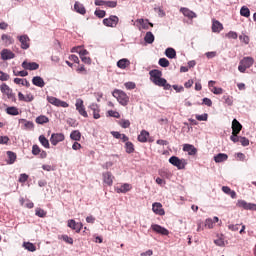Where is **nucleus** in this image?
<instances>
[{"instance_id":"10","label":"nucleus","mask_w":256,"mask_h":256,"mask_svg":"<svg viewBox=\"0 0 256 256\" xmlns=\"http://www.w3.org/2000/svg\"><path fill=\"white\" fill-rule=\"evenodd\" d=\"M152 231H154L155 233H158L159 235H169V230H167V228L162 227L159 224H153L151 226Z\"/></svg>"},{"instance_id":"43","label":"nucleus","mask_w":256,"mask_h":256,"mask_svg":"<svg viewBox=\"0 0 256 256\" xmlns=\"http://www.w3.org/2000/svg\"><path fill=\"white\" fill-rule=\"evenodd\" d=\"M2 41H4L5 45H13V38L7 34L2 35Z\"/></svg>"},{"instance_id":"56","label":"nucleus","mask_w":256,"mask_h":256,"mask_svg":"<svg viewBox=\"0 0 256 256\" xmlns=\"http://www.w3.org/2000/svg\"><path fill=\"white\" fill-rule=\"evenodd\" d=\"M106 7H109L110 9H115V7H117V0L106 1Z\"/></svg>"},{"instance_id":"40","label":"nucleus","mask_w":256,"mask_h":256,"mask_svg":"<svg viewBox=\"0 0 256 256\" xmlns=\"http://www.w3.org/2000/svg\"><path fill=\"white\" fill-rule=\"evenodd\" d=\"M39 142L41 143V145L43 147H45V149H49V147H50L49 140L46 139V137L44 135L39 136Z\"/></svg>"},{"instance_id":"48","label":"nucleus","mask_w":256,"mask_h":256,"mask_svg":"<svg viewBox=\"0 0 256 256\" xmlns=\"http://www.w3.org/2000/svg\"><path fill=\"white\" fill-rule=\"evenodd\" d=\"M158 64L160 65V67H169L170 65L169 60H167V58H160Z\"/></svg>"},{"instance_id":"47","label":"nucleus","mask_w":256,"mask_h":256,"mask_svg":"<svg viewBox=\"0 0 256 256\" xmlns=\"http://www.w3.org/2000/svg\"><path fill=\"white\" fill-rule=\"evenodd\" d=\"M13 74L15 77H27L29 75V72L22 70V71H13Z\"/></svg>"},{"instance_id":"8","label":"nucleus","mask_w":256,"mask_h":256,"mask_svg":"<svg viewBox=\"0 0 256 256\" xmlns=\"http://www.w3.org/2000/svg\"><path fill=\"white\" fill-rule=\"evenodd\" d=\"M118 23L119 17L115 15H111L109 18H105L103 20V25H105L106 27H117Z\"/></svg>"},{"instance_id":"53","label":"nucleus","mask_w":256,"mask_h":256,"mask_svg":"<svg viewBox=\"0 0 256 256\" xmlns=\"http://www.w3.org/2000/svg\"><path fill=\"white\" fill-rule=\"evenodd\" d=\"M230 139L233 141V143H239L241 137H239V134H234V132H232Z\"/></svg>"},{"instance_id":"25","label":"nucleus","mask_w":256,"mask_h":256,"mask_svg":"<svg viewBox=\"0 0 256 256\" xmlns=\"http://www.w3.org/2000/svg\"><path fill=\"white\" fill-rule=\"evenodd\" d=\"M0 91L2 93H4L5 95H7L8 98L13 97V90L11 88H9V86L7 84H2L0 86Z\"/></svg>"},{"instance_id":"24","label":"nucleus","mask_w":256,"mask_h":256,"mask_svg":"<svg viewBox=\"0 0 256 256\" xmlns=\"http://www.w3.org/2000/svg\"><path fill=\"white\" fill-rule=\"evenodd\" d=\"M133 189V186L129 183L121 185L119 188H116V193H129Z\"/></svg>"},{"instance_id":"38","label":"nucleus","mask_w":256,"mask_h":256,"mask_svg":"<svg viewBox=\"0 0 256 256\" xmlns=\"http://www.w3.org/2000/svg\"><path fill=\"white\" fill-rule=\"evenodd\" d=\"M7 155H8V159H9L8 160L9 165H13V163H15V161H17V154H15V152L8 151Z\"/></svg>"},{"instance_id":"33","label":"nucleus","mask_w":256,"mask_h":256,"mask_svg":"<svg viewBox=\"0 0 256 256\" xmlns=\"http://www.w3.org/2000/svg\"><path fill=\"white\" fill-rule=\"evenodd\" d=\"M14 83L16 85H22L23 87H31V83H29L27 79H23V78H15Z\"/></svg>"},{"instance_id":"64","label":"nucleus","mask_w":256,"mask_h":256,"mask_svg":"<svg viewBox=\"0 0 256 256\" xmlns=\"http://www.w3.org/2000/svg\"><path fill=\"white\" fill-rule=\"evenodd\" d=\"M27 179H29V175L21 174L19 177V183H25V182H27Z\"/></svg>"},{"instance_id":"14","label":"nucleus","mask_w":256,"mask_h":256,"mask_svg":"<svg viewBox=\"0 0 256 256\" xmlns=\"http://www.w3.org/2000/svg\"><path fill=\"white\" fill-rule=\"evenodd\" d=\"M1 59L3 61H9V59H15V53L9 49H3L1 51Z\"/></svg>"},{"instance_id":"34","label":"nucleus","mask_w":256,"mask_h":256,"mask_svg":"<svg viewBox=\"0 0 256 256\" xmlns=\"http://www.w3.org/2000/svg\"><path fill=\"white\" fill-rule=\"evenodd\" d=\"M165 55L168 59H175V57H177V52L173 48H167L165 50Z\"/></svg>"},{"instance_id":"29","label":"nucleus","mask_w":256,"mask_h":256,"mask_svg":"<svg viewBox=\"0 0 256 256\" xmlns=\"http://www.w3.org/2000/svg\"><path fill=\"white\" fill-rule=\"evenodd\" d=\"M74 9H75L76 13H80V15H85L87 13L85 6L79 2H76L74 4Z\"/></svg>"},{"instance_id":"36","label":"nucleus","mask_w":256,"mask_h":256,"mask_svg":"<svg viewBox=\"0 0 256 256\" xmlns=\"http://www.w3.org/2000/svg\"><path fill=\"white\" fill-rule=\"evenodd\" d=\"M145 43H148L151 45L155 41V35H153V32H147L145 37H144Z\"/></svg>"},{"instance_id":"42","label":"nucleus","mask_w":256,"mask_h":256,"mask_svg":"<svg viewBox=\"0 0 256 256\" xmlns=\"http://www.w3.org/2000/svg\"><path fill=\"white\" fill-rule=\"evenodd\" d=\"M240 15L242 17H251V11L247 8V6H242L240 9Z\"/></svg>"},{"instance_id":"19","label":"nucleus","mask_w":256,"mask_h":256,"mask_svg":"<svg viewBox=\"0 0 256 256\" xmlns=\"http://www.w3.org/2000/svg\"><path fill=\"white\" fill-rule=\"evenodd\" d=\"M89 109L92 110V114H93V117L94 119H101V114L100 113V109H99V105L93 103L89 106Z\"/></svg>"},{"instance_id":"58","label":"nucleus","mask_w":256,"mask_h":256,"mask_svg":"<svg viewBox=\"0 0 256 256\" xmlns=\"http://www.w3.org/2000/svg\"><path fill=\"white\" fill-rule=\"evenodd\" d=\"M95 15L99 19H103V17H105V15H106V12H105V10H96Z\"/></svg>"},{"instance_id":"16","label":"nucleus","mask_w":256,"mask_h":256,"mask_svg":"<svg viewBox=\"0 0 256 256\" xmlns=\"http://www.w3.org/2000/svg\"><path fill=\"white\" fill-rule=\"evenodd\" d=\"M152 211L156 214V215H165V210L163 209V204L159 203V202H155L152 205Z\"/></svg>"},{"instance_id":"3","label":"nucleus","mask_w":256,"mask_h":256,"mask_svg":"<svg viewBox=\"0 0 256 256\" xmlns=\"http://www.w3.org/2000/svg\"><path fill=\"white\" fill-rule=\"evenodd\" d=\"M254 63L255 60L253 59V57H244L239 63L238 71H240V73H245L247 69L253 67Z\"/></svg>"},{"instance_id":"52","label":"nucleus","mask_w":256,"mask_h":256,"mask_svg":"<svg viewBox=\"0 0 256 256\" xmlns=\"http://www.w3.org/2000/svg\"><path fill=\"white\" fill-rule=\"evenodd\" d=\"M210 91H212L214 95H223V88L213 87Z\"/></svg>"},{"instance_id":"31","label":"nucleus","mask_w":256,"mask_h":256,"mask_svg":"<svg viewBox=\"0 0 256 256\" xmlns=\"http://www.w3.org/2000/svg\"><path fill=\"white\" fill-rule=\"evenodd\" d=\"M22 247H24L26 251H30L31 253H35V251H37V246H35V244L31 242H24L22 244Z\"/></svg>"},{"instance_id":"22","label":"nucleus","mask_w":256,"mask_h":256,"mask_svg":"<svg viewBox=\"0 0 256 256\" xmlns=\"http://www.w3.org/2000/svg\"><path fill=\"white\" fill-rule=\"evenodd\" d=\"M180 13H182L184 17H188V19H195V17H197V14L189 8H180Z\"/></svg>"},{"instance_id":"46","label":"nucleus","mask_w":256,"mask_h":256,"mask_svg":"<svg viewBox=\"0 0 256 256\" xmlns=\"http://www.w3.org/2000/svg\"><path fill=\"white\" fill-rule=\"evenodd\" d=\"M223 99H224V103H226V105H228L229 107L233 105V96L224 95Z\"/></svg>"},{"instance_id":"12","label":"nucleus","mask_w":256,"mask_h":256,"mask_svg":"<svg viewBox=\"0 0 256 256\" xmlns=\"http://www.w3.org/2000/svg\"><path fill=\"white\" fill-rule=\"evenodd\" d=\"M103 177V183L105 185H108V187H111L113 185V179H115V176L111 172H104L102 174Z\"/></svg>"},{"instance_id":"49","label":"nucleus","mask_w":256,"mask_h":256,"mask_svg":"<svg viewBox=\"0 0 256 256\" xmlns=\"http://www.w3.org/2000/svg\"><path fill=\"white\" fill-rule=\"evenodd\" d=\"M21 122L24 123V129H33V127H34L33 122H31V121L22 119Z\"/></svg>"},{"instance_id":"20","label":"nucleus","mask_w":256,"mask_h":256,"mask_svg":"<svg viewBox=\"0 0 256 256\" xmlns=\"http://www.w3.org/2000/svg\"><path fill=\"white\" fill-rule=\"evenodd\" d=\"M241 129H243V125L237 119H234L232 121V133L239 134L241 133Z\"/></svg>"},{"instance_id":"59","label":"nucleus","mask_w":256,"mask_h":256,"mask_svg":"<svg viewBox=\"0 0 256 256\" xmlns=\"http://www.w3.org/2000/svg\"><path fill=\"white\" fill-rule=\"evenodd\" d=\"M239 39L242 43H245V45H249V36L243 34L239 36Z\"/></svg>"},{"instance_id":"62","label":"nucleus","mask_w":256,"mask_h":256,"mask_svg":"<svg viewBox=\"0 0 256 256\" xmlns=\"http://www.w3.org/2000/svg\"><path fill=\"white\" fill-rule=\"evenodd\" d=\"M240 143L243 147H247L249 145V139L246 137H240Z\"/></svg>"},{"instance_id":"39","label":"nucleus","mask_w":256,"mask_h":256,"mask_svg":"<svg viewBox=\"0 0 256 256\" xmlns=\"http://www.w3.org/2000/svg\"><path fill=\"white\" fill-rule=\"evenodd\" d=\"M118 125H120L122 129H129V127H131V121L127 119H121L119 120Z\"/></svg>"},{"instance_id":"35","label":"nucleus","mask_w":256,"mask_h":256,"mask_svg":"<svg viewBox=\"0 0 256 256\" xmlns=\"http://www.w3.org/2000/svg\"><path fill=\"white\" fill-rule=\"evenodd\" d=\"M36 123L38 125H45V123H49V117L45 115H40L36 118Z\"/></svg>"},{"instance_id":"27","label":"nucleus","mask_w":256,"mask_h":256,"mask_svg":"<svg viewBox=\"0 0 256 256\" xmlns=\"http://www.w3.org/2000/svg\"><path fill=\"white\" fill-rule=\"evenodd\" d=\"M221 31H223V24L217 20H214L212 23V32L221 33Z\"/></svg>"},{"instance_id":"9","label":"nucleus","mask_w":256,"mask_h":256,"mask_svg":"<svg viewBox=\"0 0 256 256\" xmlns=\"http://www.w3.org/2000/svg\"><path fill=\"white\" fill-rule=\"evenodd\" d=\"M75 105H76V111H78V113L82 115V117H85V118L89 117V114H87V111L85 110V105H83V100L78 99Z\"/></svg>"},{"instance_id":"23","label":"nucleus","mask_w":256,"mask_h":256,"mask_svg":"<svg viewBox=\"0 0 256 256\" xmlns=\"http://www.w3.org/2000/svg\"><path fill=\"white\" fill-rule=\"evenodd\" d=\"M183 151L188 153V155H197V148L191 144H184Z\"/></svg>"},{"instance_id":"63","label":"nucleus","mask_w":256,"mask_h":256,"mask_svg":"<svg viewBox=\"0 0 256 256\" xmlns=\"http://www.w3.org/2000/svg\"><path fill=\"white\" fill-rule=\"evenodd\" d=\"M226 37H228V39H237L238 35L237 32L230 31L228 34H226Z\"/></svg>"},{"instance_id":"54","label":"nucleus","mask_w":256,"mask_h":256,"mask_svg":"<svg viewBox=\"0 0 256 256\" xmlns=\"http://www.w3.org/2000/svg\"><path fill=\"white\" fill-rule=\"evenodd\" d=\"M9 141V136H0V145H7Z\"/></svg>"},{"instance_id":"6","label":"nucleus","mask_w":256,"mask_h":256,"mask_svg":"<svg viewBox=\"0 0 256 256\" xmlns=\"http://www.w3.org/2000/svg\"><path fill=\"white\" fill-rule=\"evenodd\" d=\"M47 101L51 105H54L55 107H64L67 108L69 107V104L65 101L59 100V98H55L53 96H47Z\"/></svg>"},{"instance_id":"5","label":"nucleus","mask_w":256,"mask_h":256,"mask_svg":"<svg viewBox=\"0 0 256 256\" xmlns=\"http://www.w3.org/2000/svg\"><path fill=\"white\" fill-rule=\"evenodd\" d=\"M236 207L240 209H245L246 211H256V204L248 203L245 200H238Z\"/></svg>"},{"instance_id":"15","label":"nucleus","mask_w":256,"mask_h":256,"mask_svg":"<svg viewBox=\"0 0 256 256\" xmlns=\"http://www.w3.org/2000/svg\"><path fill=\"white\" fill-rule=\"evenodd\" d=\"M22 67L28 71H37V69H39V64L37 62L24 61Z\"/></svg>"},{"instance_id":"18","label":"nucleus","mask_w":256,"mask_h":256,"mask_svg":"<svg viewBox=\"0 0 256 256\" xmlns=\"http://www.w3.org/2000/svg\"><path fill=\"white\" fill-rule=\"evenodd\" d=\"M136 23L139 24V26H138L139 31H143V29L144 30L149 29V19L145 20L143 18H140V19L136 20Z\"/></svg>"},{"instance_id":"37","label":"nucleus","mask_w":256,"mask_h":256,"mask_svg":"<svg viewBox=\"0 0 256 256\" xmlns=\"http://www.w3.org/2000/svg\"><path fill=\"white\" fill-rule=\"evenodd\" d=\"M70 138L73 141H81V132L79 130H74L70 134Z\"/></svg>"},{"instance_id":"28","label":"nucleus","mask_w":256,"mask_h":256,"mask_svg":"<svg viewBox=\"0 0 256 256\" xmlns=\"http://www.w3.org/2000/svg\"><path fill=\"white\" fill-rule=\"evenodd\" d=\"M32 83L36 87H40V88L45 87V80H43L40 76L33 77Z\"/></svg>"},{"instance_id":"30","label":"nucleus","mask_w":256,"mask_h":256,"mask_svg":"<svg viewBox=\"0 0 256 256\" xmlns=\"http://www.w3.org/2000/svg\"><path fill=\"white\" fill-rule=\"evenodd\" d=\"M222 191L223 193H225L226 195H230V197L232 199H237V192H235L234 190H231L230 187L228 186H223L222 187Z\"/></svg>"},{"instance_id":"1","label":"nucleus","mask_w":256,"mask_h":256,"mask_svg":"<svg viewBox=\"0 0 256 256\" xmlns=\"http://www.w3.org/2000/svg\"><path fill=\"white\" fill-rule=\"evenodd\" d=\"M150 75V81L154 83V85H157V87H163L165 91H169L171 89V84L167 83V79L162 78L163 72L160 70L154 69L149 72Z\"/></svg>"},{"instance_id":"50","label":"nucleus","mask_w":256,"mask_h":256,"mask_svg":"<svg viewBox=\"0 0 256 256\" xmlns=\"http://www.w3.org/2000/svg\"><path fill=\"white\" fill-rule=\"evenodd\" d=\"M107 114L109 115V117H114L115 119H119L121 117V114L114 110H109Z\"/></svg>"},{"instance_id":"21","label":"nucleus","mask_w":256,"mask_h":256,"mask_svg":"<svg viewBox=\"0 0 256 256\" xmlns=\"http://www.w3.org/2000/svg\"><path fill=\"white\" fill-rule=\"evenodd\" d=\"M149 135L147 130H142L137 137L139 143H147V141H149Z\"/></svg>"},{"instance_id":"51","label":"nucleus","mask_w":256,"mask_h":256,"mask_svg":"<svg viewBox=\"0 0 256 256\" xmlns=\"http://www.w3.org/2000/svg\"><path fill=\"white\" fill-rule=\"evenodd\" d=\"M214 225H215V222H213V219L211 218L206 219L205 227H207L208 229H213Z\"/></svg>"},{"instance_id":"4","label":"nucleus","mask_w":256,"mask_h":256,"mask_svg":"<svg viewBox=\"0 0 256 256\" xmlns=\"http://www.w3.org/2000/svg\"><path fill=\"white\" fill-rule=\"evenodd\" d=\"M169 163L173 165L174 167H177V169H185L187 167V160L185 159H179L177 156H172L169 158Z\"/></svg>"},{"instance_id":"57","label":"nucleus","mask_w":256,"mask_h":256,"mask_svg":"<svg viewBox=\"0 0 256 256\" xmlns=\"http://www.w3.org/2000/svg\"><path fill=\"white\" fill-rule=\"evenodd\" d=\"M0 81H9V74L0 70Z\"/></svg>"},{"instance_id":"61","label":"nucleus","mask_w":256,"mask_h":256,"mask_svg":"<svg viewBox=\"0 0 256 256\" xmlns=\"http://www.w3.org/2000/svg\"><path fill=\"white\" fill-rule=\"evenodd\" d=\"M196 119H197V121H207L208 115H207V113L202 114V115H196Z\"/></svg>"},{"instance_id":"55","label":"nucleus","mask_w":256,"mask_h":256,"mask_svg":"<svg viewBox=\"0 0 256 256\" xmlns=\"http://www.w3.org/2000/svg\"><path fill=\"white\" fill-rule=\"evenodd\" d=\"M61 239L65 241V243H68L69 245H73V238L67 236V235H62Z\"/></svg>"},{"instance_id":"32","label":"nucleus","mask_w":256,"mask_h":256,"mask_svg":"<svg viewBox=\"0 0 256 256\" xmlns=\"http://www.w3.org/2000/svg\"><path fill=\"white\" fill-rule=\"evenodd\" d=\"M229 156L225 153H219L218 155L214 156L215 163H223V161H227Z\"/></svg>"},{"instance_id":"60","label":"nucleus","mask_w":256,"mask_h":256,"mask_svg":"<svg viewBox=\"0 0 256 256\" xmlns=\"http://www.w3.org/2000/svg\"><path fill=\"white\" fill-rule=\"evenodd\" d=\"M41 153V148L37 144L33 145L32 147V154L39 155Z\"/></svg>"},{"instance_id":"13","label":"nucleus","mask_w":256,"mask_h":256,"mask_svg":"<svg viewBox=\"0 0 256 256\" xmlns=\"http://www.w3.org/2000/svg\"><path fill=\"white\" fill-rule=\"evenodd\" d=\"M68 227L76 231V233H81V229H83V223H77L75 220H68Z\"/></svg>"},{"instance_id":"45","label":"nucleus","mask_w":256,"mask_h":256,"mask_svg":"<svg viewBox=\"0 0 256 256\" xmlns=\"http://www.w3.org/2000/svg\"><path fill=\"white\" fill-rule=\"evenodd\" d=\"M6 113H8V115H19V109H17V107H8Z\"/></svg>"},{"instance_id":"2","label":"nucleus","mask_w":256,"mask_h":256,"mask_svg":"<svg viewBox=\"0 0 256 256\" xmlns=\"http://www.w3.org/2000/svg\"><path fill=\"white\" fill-rule=\"evenodd\" d=\"M112 95L123 107H127V105H129V97L127 96V93L123 92V90L115 89Z\"/></svg>"},{"instance_id":"11","label":"nucleus","mask_w":256,"mask_h":256,"mask_svg":"<svg viewBox=\"0 0 256 256\" xmlns=\"http://www.w3.org/2000/svg\"><path fill=\"white\" fill-rule=\"evenodd\" d=\"M18 40L21 43V49H29L30 47V43H31V39H29V36L27 35H22V36H18Z\"/></svg>"},{"instance_id":"26","label":"nucleus","mask_w":256,"mask_h":256,"mask_svg":"<svg viewBox=\"0 0 256 256\" xmlns=\"http://www.w3.org/2000/svg\"><path fill=\"white\" fill-rule=\"evenodd\" d=\"M130 65H131V61H129V59L127 58L120 59L117 62V67L119 69H127V67H129Z\"/></svg>"},{"instance_id":"44","label":"nucleus","mask_w":256,"mask_h":256,"mask_svg":"<svg viewBox=\"0 0 256 256\" xmlns=\"http://www.w3.org/2000/svg\"><path fill=\"white\" fill-rule=\"evenodd\" d=\"M35 215L37 217L45 218V217H47V211H45L41 208H36L35 209Z\"/></svg>"},{"instance_id":"41","label":"nucleus","mask_w":256,"mask_h":256,"mask_svg":"<svg viewBox=\"0 0 256 256\" xmlns=\"http://www.w3.org/2000/svg\"><path fill=\"white\" fill-rule=\"evenodd\" d=\"M125 149L128 154L135 153V145H133L132 142H126Z\"/></svg>"},{"instance_id":"17","label":"nucleus","mask_w":256,"mask_h":256,"mask_svg":"<svg viewBox=\"0 0 256 256\" xmlns=\"http://www.w3.org/2000/svg\"><path fill=\"white\" fill-rule=\"evenodd\" d=\"M18 99H19V101H24V103H31V101H34L35 96H33V94H31V93H29L25 96L23 93L19 92Z\"/></svg>"},{"instance_id":"7","label":"nucleus","mask_w":256,"mask_h":256,"mask_svg":"<svg viewBox=\"0 0 256 256\" xmlns=\"http://www.w3.org/2000/svg\"><path fill=\"white\" fill-rule=\"evenodd\" d=\"M65 141V134L63 133H53L50 137L51 145H59V143Z\"/></svg>"}]
</instances>
